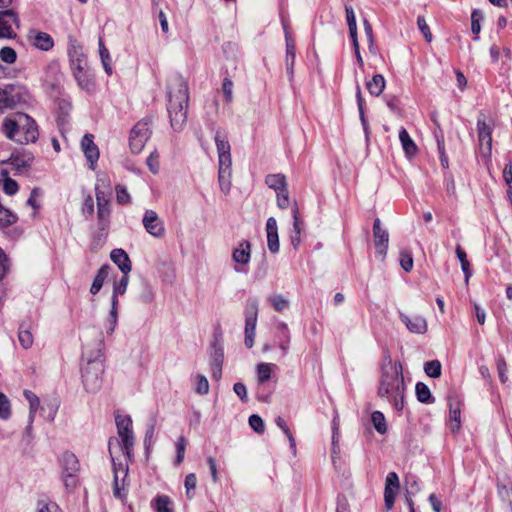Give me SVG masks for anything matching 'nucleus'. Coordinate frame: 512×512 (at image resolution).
<instances>
[{
  "mask_svg": "<svg viewBox=\"0 0 512 512\" xmlns=\"http://www.w3.org/2000/svg\"><path fill=\"white\" fill-rule=\"evenodd\" d=\"M404 390L402 365L400 362L393 363L390 353L385 351L381 362L378 395L393 402L397 410H402L404 406Z\"/></svg>",
  "mask_w": 512,
  "mask_h": 512,
  "instance_id": "f257e3e1",
  "label": "nucleus"
},
{
  "mask_svg": "<svg viewBox=\"0 0 512 512\" xmlns=\"http://www.w3.org/2000/svg\"><path fill=\"white\" fill-rule=\"evenodd\" d=\"M188 104V83L182 76L173 77L168 84L167 111L174 130H181L186 123Z\"/></svg>",
  "mask_w": 512,
  "mask_h": 512,
  "instance_id": "f03ea898",
  "label": "nucleus"
},
{
  "mask_svg": "<svg viewBox=\"0 0 512 512\" xmlns=\"http://www.w3.org/2000/svg\"><path fill=\"white\" fill-rule=\"evenodd\" d=\"M1 131L8 139L19 144L33 143L39 136L36 122L23 113L6 117L1 125Z\"/></svg>",
  "mask_w": 512,
  "mask_h": 512,
  "instance_id": "7ed1b4c3",
  "label": "nucleus"
},
{
  "mask_svg": "<svg viewBox=\"0 0 512 512\" xmlns=\"http://www.w3.org/2000/svg\"><path fill=\"white\" fill-rule=\"evenodd\" d=\"M119 444V441L117 439H110L109 440V452L112 457L113 461V473H114V487H113V494L115 497L119 499H124L127 494V487L129 485L127 481L128 477V465H123L122 463L116 464L113 457V451L112 447L113 444Z\"/></svg>",
  "mask_w": 512,
  "mask_h": 512,
  "instance_id": "20e7f679",
  "label": "nucleus"
},
{
  "mask_svg": "<svg viewBox=\"0 0 512 512\" xmlns=\"http://www.w3.org/2000/svg\"><path fill=\"white\" fill-rule=\"evenodd\" d=\"M115 421L118 436L121 440V450L131 460L134 447V436L131 429L132 420L129 416L117 415Z\"/></svg>",
  "mask_w": 512,
  "mask_h": 512,
  "instance_id": "39448f33",
  "label": "nucleus"
},
{
  "mask_svg": "<svg viewBox=\"0 0 512 512\" xmlns=\"http://www.w3.org/2000/svg\"><path fill=\"white\" fill-rule=\"evenodd\" d=\"M152 119L146 117L133 127L130 134V148L133 153H140L151 135Z\"/></svg>",
  "mask_w": 512,
  "mask_h": 512,
  "instance_id": "423d86ee",
  "label": "nucleus"
},
{
  "mask_svg": "<svg viewBox=\"0 0 512 512\" xmlns=\"http://www.w3.org/2000/svg\"><path fill=\"white\" fill-rule=\"evenodd\" d=\"M103 365L98 360H89L83 369V384L88 392H96L101 385Z\"/></svg>",
  "mask_w": 512,
  "mask_h": 512,
  "instance_id": "0eeeda50",
  "label": "nucleus"
},
{
  "mask_svg": "<svg viewBox=\"0 0 512 512\" xmlns=\"http://www.w3.org/2000/svg\"><path fill=\"white\" fill-rule=\"evenodd\" d=\"M73 76L77 81L78 86L87 92L94 90V76L88 66L87 59L70 64Z\"/></svg>",
  "mask_w": 512,
  "mask_h": 512,
  "instance_id": "6e6552de",
  "label": "nucleus"
},
{
  "mask_svg": "<svg viewBox=\"0 0 512 512\" xmlns=\"http://www.w3.org/2000/svg\"><path fill=\"white\" fill-rule=\"evenodd\" d=\"M62 477L67 489H73L77 484V473L79 471V462L76 456L66 452L61 458Z\"/></svg>",
  "mask_w": 512,
  "mask_h": 512,
  "instance_id": "1a4fd4ad",
  "label": "nucleus"
},
{
  "mask_svg": "<svg viewBox=\"0 0 512 512\" xmlns=\"http://www.w3.org/2000/svg\"><path fill=\"white\" fill-rule=\"evenodd\" d=\"M257 315H258V303L256 300H252L246 305V308H245V339H244V343L247 348H252L254 345Z\"/></svg>",
  "mask_w": 512,
  "mask_h": 512,
  "instance_id": "9d476101",
  "label": "nucleus"
},
{
  "mask_svg": "<svg viewBox=\"0 0 512 512\" xmlns=\"http://www.w3.org/2000/svg\"><path fill=\"white\" fill-rule=\"evenodd\" d=\"M143 226L147 233L156 238H162L165 234L163 221L154 210H146L142 219Z\"/></svg>",
  "mask_w": 512,
  "mask_h": 512,
  "instance_id": "9b49d317",
  "label": "nucleus"
},
{
  "mask_svg": "<svg viewBox=\"0 0 512 512\" xmlns=\"http://www.w3.org/2000/svg\"><path fill=\"white\" fill-rule=\"evenodd\" d=\"M266 184L277 192V202L280 208L288 206V195L285 190V175L273 174L266 177Z\"/></svg>",
  "mask_w": 512,
  "mask_h": 512,
  "instance_id": "f8f14e48",
  "label": "nucleus"
},
{
  "mask_svg": "<svg viewBox=\"0 0 512 512\" xmlns=\"http://www.w3.org/2000/svg\"><path fill=\"white\" fill-rule=\"evenodd\" d=\"M215 144L218 153L219 166H232L231 158V146L227 139V136L221 131H217L215 134Z\"/></svg>",
  "mask_w": 512,
  "mask_h": 512,
  "instance_id": "ddd939ff",
  "label": "nucleus"
},
{
  "mask_svg": "<svg viewBox=\"0 0 512 512\" xmlns=\"http://www.w3.org/2000/svg\"><path fill=\"white\" fill-rule=\"evenodd\" d=\"M373 235H374L376 254L379 255L383 260L387 253L389 234L386 229L381 227V221L379 218H376L374 220Z\"/></svg>",
  "mask_w": 512,
  "mask_h": 512,
  "instance_id": "4468645a",
  "label": "nucleus"
},
{
  "mask_svg": "<svg viewBox=\"0 0 512 512\" xmlns=\"http://www.w3.org/2000/svg\"><path fill=\"white\" fill-rule=\"evenodd\" d=\"M12 24L18 27V18L13 10L0 11V38H12L15 33Z\"/></svg>",
  "mask_w": 512,
  "mask_h": 512,
  "instance_id": "2eb2a0df",
  "label": "nucleus"
},
{
  "mask_svg": "<svg viewBox=\"0 0 512 512\" xmlns=\"http://www.w3.org/2000/svg\"><path fill=\"white\" fill-rule=\"evenodd\" d=\"M34 155L28 150L13 153L9 158V164L18 172L23 173L31 166Z\"/></svg>",
  "mask_w": 512,
  "mask_h": 512,
  "instance_id": "dca6fc26",
  "label": "nucleus"
},
{
  "mask_svg": "<svg viewBox=\"0 0 512 512\" xmlns=\"http://www.w3.org/2000/svg\"><path fill=\"white\" fill-rule=\"evenodd\" d=\"M92 134H85L81 141V148L89 162L91 169L95 168V165L99 159V150L95 145Z\"/></svg>",
  "mask_w": 512,
  "mask_h": 512,
  "instance_id": "f3484780",
  "label": "nucleus"
},
{
  "mask_svg": "<svg viewBox=\"0 0 512 512\" xmlns=\"http://www.w3.org/2000/svg\"><path fill=\"white\" fill-rule=\"evenodd\" d=\"M27 38L35 48L43 51H48L54 46L52 37L45 32L30 30Z\"/></svg>",
  "mask_w": 512,
  "mask_h": 512,
  "instance_id": "a211bd4d",
  "label": "nucleus"
},
{
  "mask_svg": "<svg viewBox=\"0 0 512 512\" xmlns=\"http://www.w3.org/2000/svg\"><path fill=\"white\" fill-rule=\"evenodd\" d=\"M477 132L480 146L482 148L485 146L487 153H490L492 148V127L484 119L478 118Z\"/></svg>",
  "mask_w": 512,
  "mask_h": 512,
  "instance_id": "6ab92c4d",
  "label": "nucleus"
},
{
  "mask_svg": "<svg viewBox=\"0 0 512 512\" xmlns=\"http://www.w3.org/2000/svg\"><path fill=\"white\" fill-rule=\"evenodd\" d=\"M400 320L412 333L424 334L427 331V322L425 318L421 316L410 318L409 316L400 313Z\"/></svg>",
  "mask_w": 512,
  "mask_h": 512,
  "instance_id": "aec40b11",
  "label": "nucleus"
},
{
  "mask_svg": "<svg viewBox=\"0 0 512 512\" xmlns=\"http://www.w3.org/2000/svg\"><path fill=\"white\" fill-rule=\"evenodd\" d=\"M266 232H267V245L268 249L272 253H277L279 251V237H278V228L277 222L275 218L270 217L266 223Z\"/></svg>",
  "mask_w": 512,
  "mask_h": 512,
  "instance_id": "412c9836",
  "label": "nucleus"
},
{
  "mask_svg": "<svg viewBox=\"0 0 512 512\" xmlns=\"http://www.w3.org/2000/svg\"><path fill=\"white\" fill-rule=\"evenodd\" d=\"M251 258V245L248 241L239 243L232 253V259L240 265H247Z\"/></svg>",
  "mask_w": 512,
  "mask_h": 512,
  "instance_id": "4be33fe9",
  "label": "nucleus"
},
{
  "mask_svg": "<svg viewBox=\"0 0 512 512\" xmlns=\"http://www.w3.org/2000/svg\"><path fill=\"white\" fill-rule=\"evenodd\" d=\"M110 256L123 274H128L131 271V261L123 249H114Z\"/></svg>",
  "mask_w": 512,
  "mask_h": 512,
  "instance_id": "5701e85b",
  "label": "nucleus"
},
{
  "mask_svg": "<svg viewBox=\"0 0 512 512\" xmlns=\"http://www.w3.org/2000/svg\"><path fill=\"white\" fill-rule=\"evenodd\" d=\"M399 140L402 144V148H403L405 154L408 157H412L417 153L418 148L405 128L400 129Z\"/></svg>",
  "mask_w": 512,
  "mask_h": 512,
  "instance_id": "b1692460",
  "label": "nucleus"
},
{
  "mask_svg": "<svg viewBox=\"0 0 512 512\" xmlns=\"http://www.w3.org/2000/svg\"><path fill=\"white\" fill-rule=\"evenodd\" d=\"M68 56L70 64L87 59L83 53L82 46L72 37L69 38Z\"/></svg>",
  "mask_w": 512,
  "mask_h": 512,
  "instance_id": "393cba45",
  "label": "nucleus"
},
{
  "mask_svg": "<svg viewBox=\"0 0 512 512\" xmlns=\"http://www.w3.org/2000/svg\"><path fill=\"white\" fill-rule=\"evenodd\" d=\"M18 340L23 349H29L34 342V337L31 332V324L22 323L19 327Z\"/></svg>",
  "mask_w": 512,
  "mask_h": 512,
  "instance_id": "a878e982",
  "label": "nucleus"
},
{
  "mask_svg": "<svg viewBox=\"0 0 512 512\" xmlns=\"http://www.w3.org/2000/svg\"><path fill=\"white\" fill-rule=\"evenodd\" d=\"M292 212H293V219H294L293 227H294V232H295L296 236L291 238V243L294 246V248H297L299 246V244L301 243L300 235L304 231V223L299 216V211H298L297 207L293 208Z\"/></svg>",
  "mask_w": 512,
  "mask_h": 512,
  "instance_id": "bb28decb",
  "label": "nucleus"
},
{
  "mask_svg": "<svg viewBox=\"0 0 512 512\" xmlns=\"http://www.w3.org/2000/svg\"><path fill=\"white\" fill-rule=\"evenodd\" d=\"M232 166H219L218 181L221 190L227 194L231 189Z\"/></svg>",
  "mask_w": 512,
  "mask_h": 512,
  "instance_id": "cd10ccee",
  "label": "nucleus"
},
{
  "mask_svg": "<svg viewBox=\"0 0 512 512\" xmlns=\"http://www.w3.org/2000/svg\"><path fill=\"white\" fill-rule=\"evenodd\" d=\"M366 87L372 96H379L385 88V79L381 74H375Z\"/></svg>",
  "mask_w": 512,
  "mask_h": 512,
  "instance_id": "c85d7f7f",
  "label": "nucleus"
},
{
  "mask_svg": "<svg viewBox=\"0 0 512 512\" xmlns=\"http://www.w3.org/2000/svg\"><path fill=\"white\" fill-rule=\"evenodd\" d=\"M98 47H99V55H100V59H101L103 68L108 75H111L112 71H113L112 65H111V56H110V53H109L108 49L106 48L102 38H99Z\"/></svg>",
  "mask_w": 512,
  "mask_h": 512,
  "instance_id": "c756f323",
  "label": "nucleus"
},
{
  "mask_svg": "<svg viewBox=\"0 0 512 512\" xmlns=\"http://www.w3.org/2000/svg\"><path fill=\"white\" fill-rule=\"evenodd\" d=\"M108 272H109V266H107V265L102 266L98 270L97 275L94 278L93 283L90 288V292L93 295L97 294L100 291V289L102 288L105 279L108 277Z\"/></svg>",
  "mask_w": 512,
  "mask_h": 512,
  "instance_id": "7c9ffc66",
  "label": "nucleus"
},
{
  "mask_svg": "<svg viewBox=\"0 0 512 512\" xmlns=\"http://www.w3.org/2000/svg\"><path fill=\"white\" fill-rule=\"evenodd\" d=\"M18 220V217L16 214L11 212L9 209L5 208L0 203V228L5 229L14 223H16Z\"/></svg>",
  "mask_w": 512,
  "mask_h": 512,
  "instance_id": "2f4dec72",
  "label": "nucleus"
},
{
  "mask_svg": "<svg viewBox=\"0 0 512 512\" xmlns=\"http://www.w3.org/2000/svg\"><path fill=\"white\" fill-rule=\"evenodd\" d=\"M23 395L29 403V415L28 416H30V421L34 420L36 412L40 406V399L36 394H34L30 390H24Z\"/></svg>",
  "mask_w": 512,
  "mask_h": 512,
  "instance_id": "473e14b6",
  "label": "nucleus"
},
{
  "mask_svg": "<svg viewBox=\"0 0 512 512\" xmlns=\"http://www.w3.org/2000/svg\"><path fill=\"white\" fill-rule=\"evenodd\" d=\"M118 298H116L115 296H112L111 297V310H110V313H109V318H108V321H109V325L107 327V334H112L115 330V327H116V324H117V319H118Z\"/></svg>",
  "mask_w": 512,
  "mask_h": 512,
  "instance_id": "72a5a7b5",
  "label": "nucleus"
},
{
  "mask_svg": "<svg viewBox=\"0 0 512 512\" xmlns=\"http://www.w3.org/2000/svg\"><path fill=\"white\" fill-rule=\"evenodd\" d=\"M417 399L421 403H433L434 398L431 395L429 387L423 382H418L415 386Z\"/></svg>",
  "mask_w": 512,
  "mask_h": 512,
  "instance_id": "f704fd0d",
  "label": "nucleus"
},
{
  "mask_svg": "<svg viewBox=\"0 0 512 512\" xmlns=\"http://www.w3.org/2000/svg\"><path fill=\"white\" fill-rule=\"evenodd\" d=\"M449 414H450V428L452 432H456L460 429L461 420H460V406L459 403H450L449 405Z\"/></svg>",
  "mask_w": 512,
  "mask_h": 512,
  "instance_id": "c9c22d12",
  "label": "nucleus"
},
{
  "mask_svg": "<svg viewBox=\"0 0 512 512\" xmlns=\"http://www.w3.org/2000/svg\"><path fill=\"white\" fill-rule=\"evenodd\" d=\"M110 206H101L97 210L98 228L102 231L107 230L110 223Z\"/></svg>",
  "mask_w": 512,
  "mask_h": 512,
  "instance_id": "e433bc0d",
  "label": "nucleus"
},
{
  "mask_svg": "<svg viewBox=\"0 0 512 512\" xmlns=\"http://www.w3.org/2000/svg\"><path fill=\"white\" fill-rule=\"evenodd\" d=\"M407 485H408V489H407L406 502L409 506L410 512H415L414 511V503L410 497V494H415L419 491V486H418L416 478L414 476L409 477L407 479Z\"/></svg>",
  "mask_w": 512,
  "mask_h": 512,
  "instance_id": "4c0bfd02",
  "label": "nucleus"
},
{
  "mask_svg": "<svg viewBox=\"0 0 512 512\" xmlns=\"http://www.w3.org/2000/svg\"><path fill=\"white\" fill-rule=\"evenodd\" d=\"M371 420L376 431L380 434H385L387 431L386 420L380 411H374L371 415Z\"/></svg>",
  "mask_w": 512,
  "mask_h": 512,
  "instance_id": "58836bf2",
  "label": "nucleus"
},
{
  "mask_svg": "<svg viewBox=\"0 0 512 512\" xmlns=\"http://www.w3.org/2000/svg\"><path fill=\"white\" fill-rule=\"evenodd\" d=\"M425 373L432 378H438L441 375V363L438 360L428 361L424 365Z\"/></svg>",
  "mask_w": 512,
  "mask_h": 512,
  "instance_id": "ea45409f",
  "label": "nucleus"
},
{
  "mask_svg": "<svg viewBox=\"0 0 512 512\" xmlns=\"http://www.w3.org/2000/svg\"><path fill=\"white\" fill-rule=\"evenodd\" d=\"M274 365L269 363H261L257 366L258 381L264 383L270 379Z\"/></svg>",
  "mask_w": 512,
  "mask_h": 512,
  "instance_id": "a19ab883",
  "label": "nucleus"
},
{
  "mask_svg": "<svg viewBox=\"0 0 512 512\" xmlns=\"http://www.w3.org/2000/svg\"><path fill=\"white\" fill-rule=\"evenodd\" d=\"M11 417V403L7 396L0 393V418L8 420Z\"/></svg>",
  "mask_w": 512,
  "mask_h": 512,
  "instance_id": "79ce46f5",
  "label": "nucleus"
},
{
  "mask_svg": "<svg viewBox=\"0 0 512 512\" xmlns=\"http://www.w3.org/2000/svg\"><path fill=\"white\" fill-rule=\"evenodd\" d=\"M155 507L158 512H173L171 508V500L166 495L158 496L155 499Z\"/></svg>",
  "mask_w": 512,
  "mask_h": 512,
  "instance_id": "37998d69",
  "label": "nucleus"
},
{
  "mask_svg": "<svg viewBox=\"0 0 512 512\" xmlns=\"http://www.w3.org/2000/svg\"><path fill=\"white\" fill-rule=\"evenodd\" d=\"M186 446H187L186 438L184 436H180L176 442V450H177V455H176V459H175L176 465H179L183 462Z\"/></svg>",
  "mask_w": 512,
  "mask_h": 512,
  "instance_id": "c03bdc74",
  "label": "nucleus"
},
{
  "mask_svg": "<svg viewBox=\"0 0 512 512\" xmlns=\"http://www.w3.org/2000/svg\"><path fill=\"white\" fill-rule=\"evenodd\" d=\"M0 59L4 63L13 64L17 59V53L11 47H3L0 49Z\"/></svg>",
  "mask_w": 512,
  "mask_h": 512,
  "instance_id": "a18cd8bd",
  "label": "nucleus"
},
{
  "mask_svg": "<svg viewBox=\"0 0 512 512\" xmlns=\"http://www.w3.org/2000/svg\"><path fill=\"white\" fill-rule=\"evenodd\" d=\"M128 282L129 276L128 274H124L123 277L115 283L112 296L118 298V295H123L127 290Z\"/></svg>",
  "mask_w": 512,
  "mask_h": 512,
  "instance_id": "49530a36",
  "label": "nucleus"
},
{
  "mask_svg": "<svg viewBox=\"0 0 512 512\" xmlns=\"http://www.w3.org/2000/svg\"><path fill=\"white\" fill-rule=\"evenodd\" d=\"M249 425L258 434H262L265 431L264 421L259 415H251L249 417Z\"/></svg>",
  "mask_w": 512,
  "mask_h": 512,
  "instance_id": "de8ad7c7",
  "label": "nucleus"
},
{
  "mask_svg": "<svg viewBox=\"0 0 512 512\" xmlns=\"http://www.w3.org/2000/svg\"><path fill=\"white\" fill-rule=\"evenodd\" d=\"M397 491H398V489H396V488L385 486L384 501H385V507L387 508V510L392 509Z\"/></svg>",
  "mask_w": 512,
  "mask_h": 512,
  "instance_id": "09e8293b",
  "label": "nucleus"
},
{
  "mask_svg": "<svg viewBox=\"0 0 512 512\" xmlns=\"http://www.w3.org/2000/svg\"><path fill=\"white\" fill-rule=\"evenodd\" d=\"M417 25H418V28L421 31L423 37L425 38V40L427 42H431L432 41V33H431L430 28H429L428 24L426 23V20L423 16H418Z\"/></svg>",
  "mask_w": 512,
  "mask_h": 512,
  "instance_id": "8fccbe9b",
  "label": "nucleus"
},
{
  "mask_svg": "<svg viewBox=\"0 0 512 512\" xmlns=\"http://www.w3.org/2000/svg\"><path fill=\"white\" fill-rule=\"evenodd\" d=\"M400 265L404 271L409 272L413 268V258L410 252L402 251L400 253Z\"/></svg>",
  "mask_w": 512,
  "mask_h": 512,
  "instance_id": "3c124183",
  "label": "nucleus"
},
{
  "mask_svg": "<svg viewBox=\"0 0 512 512\" xmlns=\"http://www.w3.org/2000/svg\"><path fill=\"white\" fill-rule=\"evenodd\" d=\"M116 190V199L119 204H128L130 203V195L127 189L122 185H117L115 187Z\"/></svg>",
  "mask_w": 512,
  "mask_h": 512,
  "instance_id": "603ef678",
  "label": "nucleus"
},
{
  "mask_svg": "<svg viewBox=\"0 0 512 512\" xmlns=\"http://www.w3.org/2000/svg\"><path fill=\"white\" fill-rule=\"evenodd\" d=\"M503 177L508 186L507 195H508L510 201L512 202V165L511 164L505 166V168L503 170Z\"/></svg>",
  "mask_w": 512,
  "mask_h": 512,
  "instance_id": "864d4df0",
  "label": "nucleus"
},
{
  "mask_svg": "<svg viewBox=\"0 0 512 512\" xmlns=\"http://www.w3.org/2000/svg\"><path fill=\"white\" fill-rule=\"evenodd\" d=\"M185 488H186V495L188 498H192L193 495H191V491L196 488L197 485V478L194 473H190L185 477L184 482Z\"/></svg>",
  "mask_w": 512,
  "mask_h": 512,
  "instance_id": "5fc2aeb1",
  "label": "nucleus"
},
{
  "mask_svg": "<svg viewBox=\"0 0 512 512\" xmlns=\"http://www.w3.org/2000/svg\"><path fill=\"white\" fill-rule=\"evenodd\" d=\"M18 189H19V186L15 180H13L9 177H5L4 183H3V190L7 195L16 194Z\"/></svg>",
  "mask_w": 512,
  "mask_h": 512,
  "instance_id": "6e6d98bb",
  "label": "nucleus"
},
{
  "mask_svg": "<svg viewBox=\"0 0 512 512\" xmlns=\"http://www.w3.org/2000/svg\"><path fill=\"white\" fill-rule=\"evenodd\" d=\"M196 392L200 395H206L209 392V382L204 375L197 376Z\"/></svg>",
  "mask_w": 512,
  "mask_h": 512,
  "instance_id": "4d7b16f0",
  "label": "nucleus"
},
{
  "mask_svg": "<svg viewBox=\"0 0 512 512\" xmlns=\"http://www.w3.org/2000/svg\"><path fill=\"white\" fill-rule=\"evenodd\" d=\"M222 90L225 97V101L227 103H230L233 98V82L230 79L225 78L222 84Z\"/></svg>",
  "mask_w": 512,
  "mask_h": 512,
  "instance_id": "13d9d810",
  "label": "nucleus"
},
{
  "mask_svg": "<svg viewBox=\"0 0 512 512\" xmlns=\"http://www.w3.org/2000/svg\"><path fill=\"white\" fill-rule=\"evenodd\" d=\"M269 300H270L272 306L274 307V309L279 312L285 310L288 305L287 300L281 296H273Z\"/></svg>",
  "mask_w": 512,
  "mask_h": 512,
  "instance_id": "bf43d9fd",
  "label": "nucleus"
},
{
  "mask_svg": "<svg viewBox=\"0 0 512 512\" xmlns=\"http://www.w3.org/2000/svg\"><path fill=\"white\" fill-rule=\"evenodd\" d=\"M497 370H498V374H499V378H500L501 382L506 383L508 380V377L506 375L507 365H506V361L503 357H499L497 360Z\"/></svg>",
  "mask_w": 512,
  "mask_h": 512,
  "instance_id": "052dcab7",
  "label": "nucleus"
},
{
  "mask_svg": "<svg viewBox=\"0 0 512 512\" xmlns=\"http://www.w3.org/2000/svg\"><path fill=\"white\" fill-rule=\"evenodd\" d=\"M147 165L152 173L156 174L158 172L159 162L158 154L156 152H153L149 155V157L147 158Z\"/></svg>",
  "mask_w": 512,
  "mask_h": 512,
  "instance_id": "680f3d73",
  "label": "nucleus"
},
{
  "mask_svg": "<svg viewBox=\"0 0 512 512\" xmlns=\"http://www.w3.org/2000/svg\"><path fill=\"white\" fill-rule=\"evenodd\" d=\"M82 212L87 217H90L94 213V201L91 196H87L82 206Z\"/></svg>",
  "mask_w": 512,
  "mask_h": 512,
  "instance_id": "e2e57ef3",
  "label": "nucleus"
},
{
  "mask_svg": "<svg viewBox=\"0 0 512 512\" xmlns=\"http://www.w3.org/2000/svg\"><path fill=\"white\" fill-rule=\"evenodd\" d=\"M345 12H346V20H347L348 28L353 29L354 27H357L356 17H355L353 8L349 5H346Z\"/></svg>",
  "mask_w": 512,
  "mask_h": 512,
  "instance_id": "0e129e2a",
  "label": "nucleus"
},
{
  "mask_svg": "<svg viewBox=\"0 0 512 512\" xmlns=\"http://www.w3.org/2000/svg\"><path fill=\"white\" fill-rule=\"evenodd\" d=\"M233 390L242 401L247 400V389L243 383H241V382L235 383L233 386Z\"/></svg>",
  "mask_w": 512,
  "mask_h": 512,
  "instance_id": "69168bd1",
  "label": "nucleus"
},
{
  "mask_svg": "<svg viewBox=\"0 0 512 512\" xmlns=\"http://www.w3.org/2000/svg\"><path fill=\"white\" fill-rule=\"evenodd\" d=\"M385 486L399 489V478H398L397 473H395V472L388 473V475L386 477V481H385Z\"/></svg>",
  "mask_w": 512,
  "mask_h": 512,
  "instance_id": "338daca9",
  "label": "nucleus"
},
{
  "mask_svg": "<svg viewBox=\"0 0 512 512\" xmlns=\"http://www.w3.org/2000/svg\"><path fill=\"white\" fill-rule=\"evenodd\" d=\"M37 512H61V510L56 503H45L38 508Z\"/></svg>",
  "mask_w": 512,
  "mask_h": 512,
  "instance_id": "774afa93",
  "label": "nucleus"
}]
</instances>
